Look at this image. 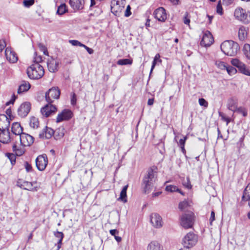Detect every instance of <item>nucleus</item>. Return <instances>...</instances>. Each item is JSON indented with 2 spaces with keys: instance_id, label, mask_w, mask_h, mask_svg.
Returning <instances> with one entry per match:
<instances>
[{
  "instance_id": "f257e3e1",
  "label": "nucleus",
  "mask_w": 250,
  "mask_h": 250,
  "mask_svg": "<svg viewBox=\"0 0 250 250\" xmlns=\"http://www.w3.org/2000/svg\"><path fill=\"white\" fill-rule=\"evenodd\" d=\"M221 49L226 55L235 56L239 50V44L232 41H225L221 44Z\"/></svg>"
},
{
  "instance_id": "f03ea898",
  "label": "nucleus",
  "mask_w": 250,
  "mask_h": 250,
  "mask_svg": "<svg viewBox=\"0 0 250 250\" xmlns=\"http://www.w3.org/2000/svg\"><path fill=\"white\" fill-rule=\"evenodd\" d=\"M27 73L31 79H39L43 76L44 71L42 65L38 63H35L27 68Z\"/></svg>"
},
{
  "instance_id": "7ed1b4c3",
  "label": "nucleus",
  "mask_w": 250,
  "mask_h": 250,
  "mask_svg": "<svg viewBox=\"0 0 250 250\" xmlns=\"http://www.w3.org/2000/svg\"><path fill=\"white\" fill-rule=\"evenodd\" d=\"M155 174L152 169H149L143 179L144 192L145 193H149L153 187V183L155 181Z\"/></svg>"
},
{
  "instance_id": "20e7f679",
  "label": "nucleus",
  "mask_w": 250,
  "mask_h": 250,
  "mask_svg": "<svg viewBox=\"0 0 250 250\" xmlns=\"http://www.w3.org/2000/svg\"><path fill=\"white\" fill-rule=\"evenodd\" d=\"M194 220V213L191 211H187L181 216V225L185 229L191 228L193 225Z\"/></svg>"
},
{
  "instance_id": "39448f33",
  "label": "nucleus",
  "mask_w": 250,
  "mask_h": 250,
  "mask_svg": "<svg viewBox=\"0 0 250 250\" xmlns=\"http://www.w3.org/2000/svg\"><path fill=\"white\" fill-rule=\"evenodd\" d=\"M235 18L244 23L250 22V12L247 11L241 7L237 8L234 13Z\"/></svg>"
},
{
  "instance_id": "423d86ee",
  "label": "nucleus",
  "mask_w": 250,
  "mask_h": 250,
  "mask_svg": "<svg viewBox=\"0 0 250 250\" xmlns=\"http://www.w3.org/2000/svg\"><path fill=\"white\" fill-rule=\"evenodd\" d=\"M61 94L58 87H53L45 93V99L48 103H52L54 100L58 99Z\"/></svg>"
},
{
  "instance_id": "0eeeda50",
  "label": "nucleus",
  "mask_w": 250,
  "mask_h": 250,
  "mask_svg": "<svg viewBox=\"0 0 250 250\" xmlns=\"http://www.w3.org/2000/svg\"><path fill=\"white\" fill-rule=\"evenodd\" d=\"M197 241V236L193 232H189L184 237L183 244L184 247L190 249L195 245Z\"/></svg>"
},
{
  "instance_id": "6e6552de",
  "label": "nucleus",
  "mask_w": 250,
  "mask_h": 250,
  "mask_svg": "<svg viewBox=\"0 0 250 250\" xmlns=\"http://www.w3.org/2000/svg\"><path fill=\"white\" fill-rule=\"evenodd\" d=\"M36 182H30L26 181H23L21 179H19L17 183V185L20 188L32 191H36L38 189L37 186H34Z\"/></svg>"
},
{
  "instance_id": "1a4fd4ad",
  "label": "nucleus",
  "mask_w": 250,
  "mask_h": 250,
  "mask_svg": "<svg viewBox=\"0 0 250 250\" xmlns=\"http://www.w3.org/2000/svg\"><path fill=\"white\" fill-rule=\"evenodd\" d=\"M47 164L48 158L46 154L40 155L36 159V167L40 171L44 170Z\"/></svg>"
},
{
  "instance_id": "9d476101",
  "label": "nucleus",
  "mask_w": 250,
  "mask_h": 250,
  "mask_svg": "<svg viewBox=\"0 0 250 250\" xmlns=\"http://www.w3.org/2000/svg\"><path fill=\"white\" fill-rule=\"evenodd\" d=\"M10 124V120L6 115L3 114L0 115V131L2 133H9L8 128Z\"/></svg>"
},
{
  "instance_id": "9b49d317",
  "label": "nucleus",
  "mask_w": 250,
  "mask_h": 250,
  "mask_svg": "<svg viewBox=\"0 0 250 250\" xmlns=\"http://www.w3.org/2000/svg\"><path fill=\"white\" fill-rule=\"evenodd\" d=\"M231 63L233 66L237 67L240 72L245 75L250 76V70L246 65L237 59L231 60Z\"/></svg>"
},
{
  "instance_id": "f8f14e48",
  "label": "nucleus",
  "mask_w": 250,
  "mask_h": 250,
  "mask_svg": "<svg viewBox=\"0 0 250 250\" xmlns=\"http://www.w3.org/2000/svg\"><path fill=\"white\" fill-rule=\"evenodd\" d=\"M213 42L214 39L210 32L208 31H206L204 33L200 43L203 46L208 47Z\"/></svg>"
},
{
  "instance_id": "ddd939ff",
  "label": "nucleus",
  "mask_w": 250,
  "mask_h": 250,
  "mask_svg": "<svg viewBox=\"0 0 250 250\" xmlns=\"http://www.w3.org/2000/svg\"><path fill=\"white\" fill-rule=\"evenodd\" d=\"M153 15L155 18L159 21L164 22L167 19L166 10L162 7L156 9L154 11Z\"/></svg>"
},
{
  "instance_id": "4468645a",
  "label": "nucleus",
  "mask_w": 250,
  "mask_h": 250,
  "mask_svg": "<svg viewBox=\"0 0 250 250\" xmlns=\"http://www.w3.org/2000/svg\"><path fill=\"white\" fill-rule=\"evenodd\" d=\"M31 109V104L28 102L22 104L18 109V115L21 117H26Z\"/></svg>"
},
{
  "instance_id": "2eb2a0df",
  "label": "nucleus",
  "mask_w": 250,
  "mask_h": 250,
  "mask_svg": "<svg viewBox=\"0 0 250 250\" xmlns=\"http://www.w3.org/2000/svg\"><path fill=\"white\" fill-rule=\"evenodd\" d=\"M72 112L69 109H64L59 114L56 119V122L59 123L64 120H68L72 117Z\"/></svg>"
},
{
  "instance_id": "dca6fc26",
  "label": "nucleus",
  "mask_w": 250,
  "mask_h": 250,
  "mask_svg": "<svg viewBox=\"0 0 250 250\" xmlns=\"http://www.w3.org/2000/svg\"><path fill=\"white\" fill-rule=\"evenodd\" d=\"M56 111V107L51 104V103H49L41 109V112L43 116L47 117L52 113H55Z\"/></svg>"
},
{
  "instance_id": "f3484780",
  "label": "nucleus",
  "mask_w": 250,
  "mask_h": 250,
  "mask_svg": "<svg viewBox=\"0 0 250 250\" xmlns=\"http://www.w3.org/2000/svg\"><path fill=\"white\" fill-rule=\"evenodd\" d=\"M21 146L18 147L17 145L14 144L13 146V150L15 152L16 155L18 156H21L24 153V146H26V144H24L25 142H20ZM34 142H27V144L26 145L30 146Z\"/></svg>"
},
{
  "instance_id": "a211bd4d",
  "label": "nucleus",
  "mask_w": 250,
  "mask_h": 250,
  "mask_svg": "<svg viewBox=\"0 0 250 250\" xmlns=\"http://www.w3.org/2000/svg\"><path fill=\"white\" fill-rule=\"evenodd\" d=\"M150 222L156 228H160L162 226V217L157 213H153L150 216Z\"/></svg>"
},
{
  "instance_id": "6ab92c4d",
  "label": "nucleus",
  "mask_w": 250,
  "mask_h": 250,
  "mask_svg": "<svg viewBox=\"0 0 250 250\" xmlns=\"http://www.w3.org/2000/svg\"><path fill=\"white\" fill-rule=\"evenodd\" d=\"M5 55L7 60L11 63H15L18 61V56L16 53L12 51L11 48H6L5 51Z\"/></svg>"
},
{
  "instance_id": "aec40b11",
  "label": "nucleus",
  "mask_w": 250,
  "mask_h": 250,
  "mask_svg": "<svg viewBox=\"0 0 250 250\" xmlns=\"http://www.w3.org/2000/svg\"><path fill=\"white\" fill-rule=\"evenodd\" d=\"M54 131L51 128L46 126L39 134V137L41 139H49L54 134Z\"/></svg>"
},
{
  "instance_id": "412c9836",
  "label": "nucleus",
  "mask_w": 250,
  "mask_h": 250,
  "mask_svg": "<svg viewBox=\"0 0 250 250\" xmlns=\"http://www.w3.org/2000/svg\"><path fill=\"white\" fill-rule=\"evenodd\" d=\"M69 4L72 8L75 11H79L83 8L84 0H70Z\"/></svg>"
},
{
  "instance_id": "4be33fe9",
  "label": "nucleus",
  "mask_w": 250,
  "mask_h": 250,
  "mask_svg": "<svg viewBox=\"0 0 250 250\" xmlns=\"http://www.w3.org/2000/svg\"><path fill=\"white\" fill-rule=\"evenodd\" d=\"M59 62L51 58L47 61V67L50 72L54 73L58 70Z\"/></svg>"
},
{
  "instance_id": "5701e85b",
  "label": "nucleus",
  "mask_w": 250,
  "mask_h": 250,
  "mask_svg": "<svg viewBox=\"0 0 250 250\" xmlns=\"http://www.w3.org/2000/svg\"><path fill=\"white\" fill-rule=\"evenodd\" d=\"M124 8V6L120 5V2L117 1L115 4H113L111 7V12L116 16H120L121 13Z\"/></svg>"
},
{
  "instance_id": "b1692460",
  "label": "nucleus",
  "mask_w": 250,
  "mask_h": 250,
  "mask_svg": "<svg viewBox=\"0 0 250 250\" xmlns=\"http://www.w3.org/2000/svg\"><path fill=\"white\" fill-rule=\"evenodd\" d=\"M163 246L157 241H153L147 246V250H163Z\"/></svg>"
},
{
  "instance_id": "393cba45",
  "label": "nucleus",
  "mask_w": 250,
  "mask_h": 250,
  "mask_svg": "<svg viewBox=\"0 0 250 250\" xmlns=\"http://www.w3.org/2000/svg\"><path fill=\"white\" fill-rule=\"evenodd\" d=\"M30 87L31 85L29 82L23 81L22 83L19 87L18 93L19 94H21L24 92H26L30 89Z\"/></svg>"
},
{
  "instance_id": "a878e982",
  "label": "nucleus",
  "mask_w": 250,
  "mask_h": 250,
  "mask_svg": "<svg viewBox=\"0 0 250 250\" xmlns=\"http://www.w3.org/2000/svg\"><path fill=\"white\" fill-rule=\"evenodd\" d=\"M65 132V129L63 127H60L57 128L55 131H54L53 134L55 139H61L64 136Z\"/></svg>"
},
{
  "instance_id": "bb28decb",
  "label": "nucleus",
  "mask_w": 250,
  "mask_h": 250,
  "mask_svg": "<svg viewBox=\"0 0 250 250\" xmlns=\"http://www.w3.org/2000/svg\"><path fill=\"white\" fill-rule=\"evenodd\" d=\"M12 130L14 134L20 135L22 132V128L18 123H14L12 125Z\"/></svg>"
},
{
  "instance_id": "cd10ccee",
  "label": "nucleus",
  "mask_w": 250,
  "mask_h": 250,
  "mask_svg": "<svg viewBox=\"0 0 250 250\" xmlns=\"http://www.w3.org/2000/svg\"><path fill=\"white\" fill-rule=\"evenodd\" d=\"M247 31L244 26H241L238 31V37L240 41H244L247 37Z\"/></svg>"
},
{
  "instance_id": "c85d7f7f",
  "label": "nucleus",
  "mask_w": 250,
  "mask_h": 250,
  "mask_svg": "<svg viewBox=\"0 0 250 250\" xmlns=\"http://www.w3.org/2000/svg\"><path fill=\"white\" fill-rule=\"evenodd\" d=\"M228 108L233 112L236 111L237 109V102L234 99H230L229 100L227 104Z\"/></svg>"
},
{
  "instance_id": "c756f323",
  "label": "nucleus",
  "mask_w": 250,
  "mask_h": 250,
  "mask_svg": "<svg viewBox=\"0 0 250 250\" xmlns=\"http://www.w3.org/2000/svg\"><path fill=\"white\" fill-rule=\"evenodd\" d=\"M54 236L59 239L57 243L58 250H59L62 246V241L64 237V234L62 232L56 231L54 232Z\"/></svg>"
},
{
  "instance_id": "7c9ffc66",
  "label": "nucleus",
  "mask_w": 250,
  "mask_h": 250,
  "mask_svg": "<svg viewBox=\"0 0 250 250\" xmlns=\"http://www.w3.org/2000/svg\"><path fill=\"white\" fill-rule=\"evenodd\" d=\"M128 185H126L123 187L120 193V197L119 198L118 200L122 201L124 203H126L127 202L126 191Z\"/></svg>"
},
{
  "instance_id": "2f4dec72",
  "label": "nucleus",
  "mask_w": 250,
  "mask_h": 250,
  "mask_svg": "<svg viewBox=\"0 0 250 250\" xmlns=\"http://www.w3.org/2000/svg\"><path fill=\"white\" fill-rule=\"evenodd\" d=\"M68 12L67 6L65 3H62L58 7L56 14L62 16Z\"/></svg>"
},
{
  "instance_id": "473e14b6",
  "label": "nucleus",
  "mask_w": 250,
  "mask_h": 250,
  "mask_svg": "<svg viewBox=\"0 0 250 250\" xmlns=\"http://www.w3.org/2000/svg\"><path fill=\"white\" fill-rule=\"evenodd\" d=\"M191 201L184 200L181 202L179 204V208L182 211H186L188 208L190 206Z\"/></svg>"
},
{
  "instance_id": "72a5a7b5",
  "label": "nucleus",
  "mask_w": 250,
  "mask_h": 250,
  "mask_svg": "<svg viewBox=\"0 0 250 250\" xmlns=\"http://www.w3.org/2000/svg\"><path fill=\"white\" fill-rule=\"evenodd\" d=\"M243 201H248L250 199V183L245 188L242 197Z\"/></svg>"
},
{
  "instance_id": "f704fd0d",
  "label": "nucleus",
  "mask_w": 250,
  "mask_h": 250,
  "mask_svg": "<svg viewBox=\"0 0 250 250\" xmlns=\"http://www.w3.org/2000/svg\"><path fill=\"white\" fill-rule=\"evenodd\" d=\"M29 125L33 128H38L39 127V119L35 117H31L30 119Z\"/></svg>"
},
{
  "instance_id": "c9c22d12",
  "label": "nucleus",
  "mask_w": 250,
  "mask_h": 250,
  "mask_svg": "<svg viewBox=\"0 0 250 250\" xmlns=\"http://www.w3.org/2000/svg\"><path fill=\"white\" fill-rule=\"evenodd\" d=\"M20 141H33L34 140V138L32 136L23 132L20 135Z\"/></svg>"
},
{
  "instance_id": "e433bc0d",
  "label": "nucleus",
  "mask_w": 250,
  "mask_h": 250,
  "mask_svg": "<svg viewBox=\"0 0 250 250\" xmlns=\"http://www.w3.org/2000/svg\"><path fill=\"white\" fill-rule=\"evenodd\" d=\"M243 52L246 58L250 60V45L245 44L243 47Z\"/></svg>"
},
{
  "instance_id": "4c0bfd02",
  "label": "nucleus",
  "mask_w": 250,
  "mask_h": 250,
  "mask_svg": "<svg viewBox=\"0 0 250 250\" xmlns=\"http://www.w3.org/2000/svg\"><path fill=\"white\" fill-rule=\"evenodd\" d=\"M132 63V60L128 59H120L117 62V64L121 65L131 64Z\"/></svg>"
},
{
  "instance_id": "58836bf2",
  "label": "nucleus",
  "mask_w": 250,
  "mask_h": 250,
  "mask_svg": "<svg viewBox=\"0 0 250 250\" xmlns=\"http://www.w3.org/2000/svg\"><path fill=\"white\" fill-rule=\"evenodd\" d=\"M165 189L166 191L170 192H177L179 190V188L174 185H167Z\"/></svg>"
},
{
  "instance_id": "ea45409f",
  "label": "nucleus",
  "mask_w": 250,
  "mask_h": 250,
  "mask_svg": "<svg viewBox=\"0 0 250 250\" xmlns=\"http://www.w3.org/2000/svg\"><path fill=\"white\" fill-rule=\"evenodd\" d=\"M5 156L9 159L12 166L14 165L16 163V156L13 153H6Z\"/></svg>"
},
{
  "instance_id": "a19ab883",
  "label": "nucleus",
  "mask_w": 250,
  "mask_h": 250,
  "mask_svg": "<svg viewBox=\"0 0 250 250\" xmlns=\"http://www.w3.org/2000/svg\"><path fill=\"white\" fill-rule=\"evenodd\" d=\"M215 65L220 69L222 70H225L227 68V64L220 61H216L215 62Z\"/></svg>"
},
{
  "instance_id": "79ce46f5",
  "label": "nucleus",
  "mask_w": 250,
  "mask_h": 250,
  "mask_svg": "<svg viewBox=\"0 0 250 250\" xmlns=\"http://www.w3.org/2000/svg\"><path fill=\"white\" fill-rule=\"evenodd\" d=\"M182 184L183 186L187 189H190L192 188V185L190 184L188 177H187L186 180H183Z\"/></svg>"
},
{
  "instance_id": "37998d69",
  "label": "nucleus",
  "mask_w": 250,
  "mask_h": 250,
  "mask_svg": "<svg viewBox=\"0 0 250 250\" xmlns=\"http://www.w3.org/2000/svg\"><path fill=\"white\" fill-rule=\"evenodd\" d=\"M228 74L229 75H232V74H235L236 72V70L235 68H234L233 67L231 66H229V65H227V68H226V69Z\"/></svg>"
},
{
  "instance_id": "c03bdc74",
  "label": "nucleus",
  "mask_w": 250,
  "mask_h": 250,
  "mask_svg": "<svg viewBox=\"0 0 250 250\" xmlns=\"http://www.w3.org/2000/svg\"><path fill=\"white\" fill-rule=\"evenodd\" d=\"M38 47L41 51H42L43 54L48 55V51L46 47L42 43H40L38 44Z\"/></svg>"
},
{
  "instance_id": "a18cd8bd",
  "label": "nucleus",
  "mask_w": 250,
  "mask_h": 250,
  "mask_svg": "<svg viewBox=\"0 0 250 250\" xmlns=\"http://www.w3.org/2000/svg\"><path fill=\"white\" fill-rule=\"evenodd\" d=\"M190 16L189 15L188 13L186 12L185 14L184 19H183V21L185 24H189L190 23Z\"/></svg>"
},
{
  "instance_id": "49530a36",
  "label": "nucleus",
  "mask_w": 250,
  "mask_h": 250,
  "mask_svg": "<svg viewBox=\"0 0 250 250\" xmlns=\"http://www.w3.org/2000/svg\"><path fill=\"white\" fill-rule=\"evenodd\" d=\"M69 42L73 46H79L81 47H83V44L82 43L78 40H69Z\"/></svg>"
},
{
  "instance_id": "de8ad7c7",
  "label": "nucleus",
  "mask_w": 250,
  "mask_h": 250,
  "mask_svg": "<svg viewBox=\"0 0 250 250\" xmlns=\"http://www.w3.org/2000/svg\"><path fill=\"white\" fill-rule=\"evenodd\" d=\"M34 3V0H24L23 5L25 7H29Z\"/></svg>"
},
{
  "instance_id": "09e8293b",
  "label": "nucleus",
  "mask_w": 250,
  "mask_h": 250,
  "mask_svg": "<svg viewBox=\"0 0 250 250\" xmlns=\"http://www.w3.org/2000/svg\"><path fill=\"white\" fill-rule=\"evenodd\" d=\"M199 103L200 105L207 107L208 105V102L203 98L199 99Z\"/></svg>"
},
{
  "instance_id": "8fccbe9b",
  "label": "nucleus",
  "mask_w": 250,
  "mask_h": 250,
  "mask_svg": "<svg viewBox=\"0 0 250 250\" xmlns=\"http://www.w3.org/2000/svg\"><path fill=\"white\" fill-rule=\"evenodd\" d=\"M236 111L239 112V113L242 114L244 117H245L247 115V111H246V109L243 108L242 107L238 108L237 109Z\"/></svg>"
},
{
  "instance_id": "3c124183",
  "label": "nucleus",
  "mask_w": 250,
  "mask_h": 250,
  "mask_svg": "<svg viewBox=\"0 0 250 250\" xmlns=\"http://www.w3.org/2000/svg\"><path fill=\"white\" fill-rule=\"evenodd\" d=\"M131 14V7L129 5H127L126 9L125 12V16L126 17H128L130 16Z\"/></svg>"
},
{
  "instance_id": "603ef678",
  "label": "nucleus",
  "mask_w": 250,
  "mask_h": 250,
  "mask_svg": "<svg viewBox=\"0 0 250 250\" xmlns=\"http://www.w3.org/2000/svg\"><path fill=\"white\" fill-rule=\"evenodd\" d=\"M186 142H179L178 145L180 146L181 151L184 154H186V149H185V144Z\"/></svg>"
},
{
  "instance_id": "864d4df0",
  "label": "nucleus",
  "mask_w": 250,
  "mask_h": 250,
  "mask_svg": "<svg viewBox=\"0 0 250 250\" xmlns=\"http://www.w3.org/2000/svg\"><path fill=\"white\" fill-rule=\"evenodd\" d=\"M24 167L27 172H30L32 170V167L31 165L27 162L24 163Z\"/></svg>"
},
{
  "instance_id": "5fc2aeb1",
  "label": "nucleus",
  "mask_w": 250,
  "mask_h": 250,
  "mask_svg": "<svg viewBox=\"0 0 250 250\" xmlns=\"http://www.w3.org/2000/svg\"><path fill=\"white\" fill-rule=\"evenodd\" d=\"M36 56L34 57V62L38 63L41 62L42 61V57L41 56H38L36 52L35 53Z\"/></svg>"
},
{
  "instance_id": "6e6d98bb",
  "label": "nucleus",
  "mask_w": 250,
  "mask_h": 250,
  "mask_svg": "<svg viewBox=\"0 0 250 250\" xmlns=\"http://www.w3.org/2000/svg\"><path fill=\"white\" fill-rule=\"evenodd\" d=\"M77 99L76 94L73 93L71 99V103L72 105H75L76 104Z\"/></svg>"
},
{
  "instance_id": "4d7b16f0",
  "label": "nucleus",
  "mask_w": 250,
  "mask_h": 250,
  "mask_svg": "<svg viewBox=\"0 0 250 250\" xmlns=\"http://www.w3.org/2000/svg\"><path fill=\"white\" fill-rule=\"evenodd\" d=\"M6 46V43L4 40H0V52H1Z\"/></svg>"
},
{
  "instance_id": "13d9d810",
  "label": "nucleus",
  "mask_w": 250,
  "mask_h": 250,
  "mask_svg": "<svg viewBox=\"0 0 250 250\" xmlns=\"http://www.w3.org/2000/svg\"><path fill=\"white\" fill-rule=\"evenodd\" d=\"M214 220H215V213H214V211L212 210L211 212L210 217L209 218V222H210V225H212V223L213 221Z\"/></svg>"
},
{
  "instance_id": "bf43d9fd",
  "label": "nucleus",
  "mask_w": 250,
  "mask_h": 250,
  "mask_svg": "<svg viewBox=\"0 0 250 250\" xmlns=\"http://www.w3.org/2000/svg\"><path fill=\"white\" fill-rule=\"evenodd\" d=\"M217 13L220 15H222L223 14V9L219 3L217 6Z\"/></svg>"
},
{
  "instance_id": "052dcab7",
  "label": "nucleus",
  "mask_w": 250,
  "mask_h": 250,
  "mask_svg": "<svg viewBox=\"0 0 250 250\" xmlns=\"http://www.w3.org/2000/svg\"><path fill=\"white\" fill-rule=\"evenodd\" d=\"M83 47L84 48L89 54H92L94 52V51L92 48L88 47L84 44H83Z\"/></svg>"
},
{
  "instance_id": "680f3d73",
  "label": "nucleus",
  "mask_w": 250,
  "mask_h": 250,
  "mask_svg": "<svg viewBox=\"0 0 250 250\" xmlns=\"http://www.w3.org/2000/svg\"><path fill=\"white\" fill-rule=\"evenodd\" d=\"M220 116L222 117V119L227 122V124H228L230 122V119L227 117H225L221 112H219Z\"/></svg>"
},
{
  "instance_id": "e2e57ef3",
  "label": "nucleus",
  "mask_w": 250,
  "mask_h": 250,
  "mask_svg": "<svg viewBox=\"0 0 250 250\" xmlns=\"http://www.w3.org/2000/svg\"><path fill=\"white\" fill-rule=\"evenodd\" d=\"M110 233L111 235L115 236L116 234L119 233V231L117 229H111L110 230Z\"/></svg>"
},
{
  "instance_id": "0e129e2a",
  "label": "nucleus",
  "mask_w": 250,
  "mask_h": 250,
  "mask_svg": "<svg viewBox=\"0 0 250 250\" xmlns=\"http://www.w3.org/2000/svg\"><path fill=\"white\" fill-rule=\"evenodd\" d=\"M16 97L15 95H13V99L10 100L9 102H7L6 105H8L9 104H13Z\"/></svg>"
},
{
  "instance_id": "69168bd1",
  "label": "nucleus",
  "mask_w": 250,
  "mask_h": 250,
  "mask_svg": "<svg viewBox=\"0 0 250 250\" xmlns=\"http://www.w3.org/2000/svg\"><path fill=\"white\" fill-rule=\"evenodd\" d=\"M154 99H149L147 101V104L149 105H151L153 104Z\"/></svg>"
},
{
  "instance_id": "338daca9",
  "label": "nucleus",
  "mask_w": 250,
  "mask_h": 250,
  "mask_svg": "<svg viewBox=\"0 0 250 250\" xmlns=\"http://www.w3.org/2000/svg\"><path fill=\"white\" fill-rule=\"evenodd\" d=\"M232 1H233V0H224L223 3L226 5V4H229L231 3L232 2Z\"/></svg>"
},
{
  "instance_id": "774afa93",
  "label": "nucleus",
  "mask_w": 250,
  "mask_h": 250,
  "mask_svg": "<svg viewBox=\"0 0 250 250\" xmlns=\"http://www.w3.org/2000/svg\"><path fill=\"white\" fill-rule=\"evenodd\" d=\"M156 62H157L156 61L153 60V62H152V66H151L150 73L152 71L153 69L155 67V65L156 64Z\"/></svg>"
}]
</instances>
